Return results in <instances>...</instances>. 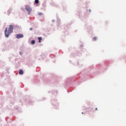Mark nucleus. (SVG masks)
Listing matches in <instances>:
<instances>
[{"label":"nucleus","instance_id":"nucleus-1","mask_svg":"<svg viewBox=\"0 0 126 126\" xmlns=\"http://www.w3.org/2000/svg\"><path fill=\"white\" fill-rule=\"evenodd\" d=\"M13 32V27L12 25H10L9 29L7 30V28H6L5 30V36L6 38H8L9 35Z\"/></svg>","mask_w":126,"mask_h":126},{"label":"nucleus","instance_id":"nucleus-2","mask_svg":"<svg viewBox=\"0 0 126 126\" xmlns=\"http://www.w3.org/2000/svg\"><path fill=\"white\" fill-rule=\"evenodd\" d=\"M26 9L29 12L28 14H30V12L32 11V8L29 6H27L26 7Z\"/></svg>","mask_w":126,"mask_h":126},{"label":"nucleus","instance_id":"nucleus-3","mask_svg":"<svg viewBox=\"0 0 126 126\" xmlns=\"http://www.w3.org/2000/svg\"><path fill=\"white\" fill-rule=\"evenodd\" d=\"M24 35L22 34H18L16 35L17 39H20V38H23Z\"/></svg>","mask_w":126,"mask_h":126},{"label":"nucleus","instance_id":"nucleus-4","mask_svg":"<svg viewBox=\"0 0 126 126\" xmlns=\"http://www.w3.org/2000/svg\"><path fill=\"white\" fill-rule=\"evenodd\" d=\"M19 74H23L24 72L21 69V70H19Z\"/></svg>","mask_w":126,"mask_h":126},{"label":"nucleus","instance_id":"nucleus-5","mask_svg":"<svg viewBox=\"0 0 126 126\" xmlns=\"http://www.w3.org/2000/svg\"><path fill=\"white\" fill-rule=\"evenodd\" d=\"M38 40H39L38 42H39V43H41V40H42V37H39L38 38Z\"/></svg>","mask_w":126,"mask_h":126},{"label":"nucleus","instance_id":"nucleus-6","mask_svg":"<svg viewBox=\"0 0 126 126\" xmlns=\"http://www.w3.org/2000/svg\"><path fill=\"white\" fill-rule=\"evenodd\" d=\"M35 3L38 4L39 3V0H35Z\"/></svg>","mask_w":126,"mask_h":126},{"label":"nucleus","instance_id":"nucleus-7","mask_svg":"<svg viewBox=\"0 0 126 126\" xmlns=\"http://www.w3.org/2000/svg\"><path fill=\"white\" fill-rule=\"evenodd\" d=\"M31 43L32 44V45H34V44H35V40H33L31 41Z\"/></svg>","mask_w":126,"mask_h":126},{"label":"nucleus","instance_id":"nucleus-8","mask_svg":"<svg viewBox=\"0 0 126 126\" xmlns=\"http://www.w3.org/2000/svg\"><path fill=\"white\" fill-rule=\"evenodd\" d=\"M93 40H94V41H96V40H97V37H94Z\"/></svg>","mask_w":126,"mask_h":126},{"label":"nucleus","instance_id":"nucleus-9","mask_svg":"<svg viewBox=\"0 0 126 126\" xmlns=\"http://www.w3.org/2000/svg\"><path fill=\"white\" fill-rule=\"evenodd\" d=\"M30 30H31V31H32V30H33V29H32V28H31L30 29Z\"/></svg>","mask_w":126,"mask_h":126},{"label":"nucleus","instance_id":"nucleus-10","mask_svg":"<svg viewBox=\"0 0 126 126\" xmlns=\"http://www.w3.org/2000/svg\"><path fill=\"white\" fill-rule=\"evenodd\" d=\"M20 55H22V52H20Z\"/></svg>","mask_w":126,"mask_h":126},{"label":"nucleus","instance_id":"nucleus-11","mask_svg":"<svg viewBox=\"0 0 126 126\" xmlns=\"http://www.w3.org/2000/svg\"><path fill=\"white\" fill-rule=\"evenodd\" d=\"M39 15H42V13H40Z\"/></svg>","mask_w":126,"mask_h":126},{"label":"nucleus","instance_id":"nucleus-12","mask_svg":"<svg viewBox=\"0 0 126 126\" xmlns=\"http://www.w3.org/2000/svg\"><path fill=\"white\" fill-rule=\"evenodd\" d=\"M97 108H95V110L97 111Z\"/></svg>","mask_w":126,"mask_h":126},{"label":"nucleus","instance_id":"nucleus-13","mask_svg":"<svg viewBox=\"0 0 126 126\" xmlns=\"http://www.w3.org/2000/svg\"><path fill=\"white\" fill-rule=\"evenodd\" d=\"M82 114H83V112H82Z\"/></svg>","mask_w":126,"mask_h":126}]
</instances>
